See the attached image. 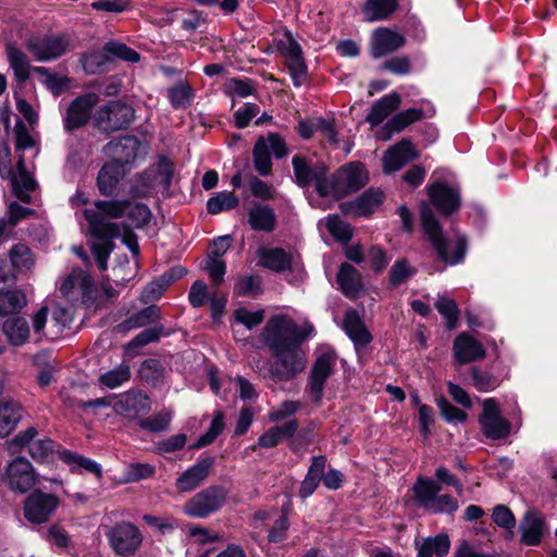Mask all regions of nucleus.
<instances>
[{
    "label": "nucleus",
    "mask_w": 557,
    "mask_h": 557,
    "mask_svg": "<svg viewBox=\"0 0 557 557\" xmlns=\"http://www.w3.org/2000/svg\"><path fill=\"white\" fill-rule=\"evenodd\" d=\"M225 92L230 96H237L245 98L255 92V86L251 79L248 78H228L224 84Z\"/></svg>",
    "instance_id": "nucleus-59"
},
{
    "label": "nucleus",
    "mask_w": 557,
    "mask_h": 557,
    "mask_svg": "<svg viewBox=\"0 0 557 557\" xmlns=\"http://www.w3.org/2000/svg\"><path fill=\"white\" fill-rule=\"evenodd\" d=\"M226 496L227 491L223 486H209L189 498L183 507V512L191 518H206L223 506Z\"/></svg>",
    "instance_id": "nucleus-7"
},
{
    "label": "nucleus",
    "mask_w": 557,
    "mask_h": 557,
    "mask_svg": "<svg viewBox=\"0 0 557 557\" xmlns=\"http://www.w3.org/2000/svg\"><path fill=\"white\" fill-rule=\"evenodd\" d=\"M2 331L8 341L14 346L25 344L29 337V327L25 319L11 318L3 322Z\"/></svg>",
    "instance_id": "nucleus-41"
},
{
    "label": "nucleus",
    "mask_w": 557,
    "mask_h": 557,
    "mask_svg": "<svg viewBox=\"0 0 557 557\" xmlns=\"http://www.w3.org/2000/svg\"><path fill=\"white\" fill-rule=\"evenodd\" d=\"M129 200H98L92 207L84 210L90 234L99 239L122 238L133 255L139 253L137 237L126 225L112 222L125 216Z\"/></svg>",
    "instance_id": "nucleus-1"
},
{
    "label": "nucleus",
    "mask_w": 557,
    "mask_h": 557,
    "mask_svg": "<svg viewBox=\"0 0 557 557\" xmlns=\"http://www.w3.org/2000/svg\"><path fill=\"white\" fill-rule=\"evenodd\" d=\"M337 283L343 294L351 299L357 298L363 283L359 271L349 263H343L337 273Z\"/></svg>",
    "instance_id": "nucleus-30"
},
{
    "label": "nucleus",
    "mask_w": 557,
    "mask_h": 557,
    "mask_svg": "<svg viewBox=\"0 0 557 557\" xmlns=\"http://www.w3.org/2000/svg\"><path fill=\"white\" fill-rule=\"evenodd\" d=\"M12 187L15 196L23 202H30L29 193L35 190L36 182L33 176L26 171L24 160L20 159L17 162V174L12 180Z\"/></svg>",
    "instance_id": "nucleus-37"
},
{
    "label": "nucleus",
    "mask_w": 557,
    "mask_h": 557,
    "mask_svg": "<svg viewBox=\"0 0 557 557\" xmlns=\"http://www.w3.org/2000/svg\"><path fill=\"white\" fill-rule=\"evenodd\" d=\"M213 465V457H206L197 461L176 479L175 485L177 491L187 493L197 488L209 476Z\"/></svg>",
    "instance_id": "nucleus-21"
},
{
    "label": "nucleus",
    "mask_w": 557,
    "mask_h": 557,
    "mask_svg": "<svg viewBox=\"0 0 557 557\" xmlns=\"http://www.w3.org/2000/svg\"><path fill=\"white\" fill-rule=\"evenodd\" d=\"M326 228L334 238L341 242H348L352 236L350 225L337 215H331L326 219Z\"/></svg>",
    "instance_id": "nucleus-64"
},
{
    "label": "nucleus",
    "mask_w": 557,
    "mask_h": 557,
    "mask_svg": "<svg viewBox=\"0 0 557 557\" xmlns=\"http://www.w3.org/2000/svg\"><path fill=\"white\" fill-rule=\"evenodd\" d=\"M157 319H159V309L154 306H150L128 318L125 322L120 324V327L125 331H129L146 326L154 322Z\"/></svg>",
    "instance_id": "nucleus-54"
},
{
    "label": "nucleus",
    "mask_w": 557,
    "mask_h": 557,
    "mask_svg": "<svg viewBox=\"0 0 557 557\" xmlns=\"http://www.w3.org/2000/svg\"><path fill=\"white\" fill-rule=\"evenodd\" d=\"M421 222L441 261L448 265H456L463 261L467 252L466 238L463 236H458L456 239L445 238L440 223L428 206H423L421 209Z\"/></svg>",
    "instance_id": "nucleus-2"
},
{
    "label": "nucleus",
    "mask_w": 557,
    "mask_h": 557,
    "mask_svg": "<svg viewBox=\"0 0 557 557\" xmlns=\"http://www.w3.org/2000/svg\"><path fill=\"white\" fill-rule=\"evenodd\" d=\"M399 5V0H367L362 12L368 22L387 20Z\"/></svg>",
    "instance_id": "nucleus-36"
},
{
    "label": "nucleus",
    "mask_w": 557,
    "mask_h": 557,
    "mask_svg": "<svg viewBox=\"0 0 557 557\" xmlns=\"http://www.w3.org/2000/svg\"><path fill=\"white\" fill-rule=\"evenodd\" d=\"M91 290V277L82 269H73L60 285L61 294L73 302L90 299Z\"/></svg>",
    "instance_id": "nucleus-17"
},
{
    "label": "nucleus",
    "mask_w": 557,
    "mask_h": 557,
    "mask_svg": "<svg viewBox=\"0 0 557 557\" xmlns=\"http://www.w3.org/2000/svg\"><path fill=\"white\" fill-rule=\"evenodd\" d=\"M325 467L326 458L324 456H315L312 458L311 465L299 488V496L301 498H307L314 493L321 482Z\"/></svg>",
    "instance_id": "nucleus-33"
},
{
    "label": "nucleus",
    "mask_w": 557,
    "mask_h": 557,
    "mask_svg": "<svg viewBox=\"0 0 557 557\" xmlns=\"http://www.w3.org/2000/svg\"><path fill=\"white\" fill-rule=\"evenodd\" d=\"M432 203L445 215L451 214L460 206L459 193L445 184H434L429 189Z\"/></svg>",
    "instance_id": "nucleus-25"
},
{
    "label": "nucleus",
    "mask_w": 557,
    "mask_h": 557,
    "mask_svg": "<svg viewBox=\"0 0 557 557\" xmlns=\"http://www.w3.org/2000/svg\"><path fill=\"white\" fill-rule=\"evenodd\" d=\"M416 273V269L406 259L397 260L389 270V283L398 286Z\"/></svg>",
    "instance_id": "nucleus-62"
},
{
    "label": "nucleus",
    "mask_w": 557,
    "mask_h": 557,
    "mask_svg": "<svg viewBox=\"0 0 557 557\" xmlns=\"http://www.w3.org/2000/svg\"><path fill=\"white\" fill-rule=\"evenodd\" d=\"M113 408L117 414L135 419L149 412L151 401L149 397L141 392L128 391L119 397Z\"/></svg>",
    "instance_id": "nucleus-20"
},
{
    "label": "nucleus",
    "mask_w": 557,
    "mask_h": 557,
    "mask_svg": "<svg viewBox=\"0 0 557 557\" xmlns=\"http://www.w3.org/2000/svg\"><path fill=\"white\" fill-rule=\"evenodd\" d=\"M138 148L139 143L136 138L125 136L110 141L103 151L111 159L110 163H119L125 168L136 159Z\"/></svg>",
    "instance_id": "nucleus-22"
},
{
    "label": "nucleus",
    "mask_w": 557,
    "mask_h": 557,
    "mask_svg": "<svg viewBox=\"0 0 557 557\" xmlns=\"http://www.w3.org/2000/svg\"><path fill=\"white\" fill-rule=\"evenodd\" d=\"M285 65L288 69L294 85L299 87L307 82L308 72L302 52L285 58Z\"/></svg>",
    "instance_id": "nucleus-53"
},
{
    "label": "nucleus",
    "mask_w": 557,
    "mask_h": 557,
    "mask_svg": "<svg viewBox=\"0 0 557 557\" xmlns=\"http://www.w3.org/2000/svg\"><path fill=\"white\" fill-rule=\"evenodd\" d=\"M298 429L297 420L293 419L283 425H276L269 429L258 438V445L264 448L276 446L282 438L292 437Z\"/></svg>",
    "instance_id": "nucleus-38"
},
{
    "label": "nucleus",
    "mask_w": 557,
    "mask_h": 557,
    "mask_svg": "<svg viewBox=\"0 0 557 557\" xmlns=\"http://www.w3.org/2000/svg\"><path fill=\"white\" fill-rule=\"evenodd\" d=\"M471 376L473 381V386L479 392L494 391L496 387L500 385L502 382L496 375L490 372L480 371L476 368L471 369Z\"/></svg>",
    "instance_id": "nucleus-60"
},
{
    "label": "nucleus",
    "mask_w": 557,
    "mask_h": 557,
    "mask_svg": "<svg viewBox=\"0 0 557 557\" xmlns=\"http://www.w3.org/2000/svg\"><path fill=\"white\" fill-rule=\"evenodd\" d=\"M260 264L275 272H282L290 267L292 256L282 248L261 249Z\"/></svg>",
    "instance_id": "nucleus-39"
},
{
    "label": "nucleus",
    "mask_w": 557,
    "mask_h": 557,
    "mask_svg": "<svg viewBox=\"0 0 557 557\" xmlns=\"http://www.w3.org/2000/svg\"><path fill=\"white\" fill-rule=\"evenodd\" d=\"M147 172L151 173V181L153 182L154 188L168 190L172 183L174 164L169 159L161 157L158 163Z\"/></svg>",
    "instance_id": "nucleus-43"
},
{
    "label": "nucleus",
    "mask_w": 557,
    "mask_h": 557,
    "mask_svg": "<svg viewBox=\"0 0 557 557\" xmlns=\"http://www.w3.org/2000/svg\"><path fill=\"white\" fill-rule=\"evenodd\" d=\"M2 481L13 492L24 494L37 482L32 463L24 457H16L4 468Z\"/></svg>",
    "instance_id": "nucleus-10"
},
{
    "label": "nucleus",
    "mask_w": 557,
    "mask_h": 557,
    "mask_svg": "<svg viewBox=\"0 0 557 557\" xmlns=\"http://www.w3.org/2000/svg\"><path fill=\"white\" fill-rule=\"evenodd\" d=\"M368 182V173L362 163L351 162L341 168L327 180L325 198L338 200L362 188Z\"/></svg>",
    "instance_id": "nucleus-4"
},
{
    "label": "nucleus",
    "mask_w": 557,
    "mask_h": 557,
    "mask_svg": "<svg viewBox=\"0 0 557 557\" xmlns=\"http://www.w3.org/2000/svg\"><path fill=\"white\" fill-rule=\"evenodd\" d=\"M98 102V96L94 92L85 94L74 99L67 108L64 127L74 131L84 126L90 117L94 106Z\"/></svg>",
    "instance_id": "nucleus-18"
},
{
    "label": "nucleus",
    "mask_w": 557,
    "mask_h": 557,
    "mask_svg": "<svg viewBox=\"0 0 557 557\" xmlns=\"http://www.w3.org/2000/svg\"><path fill=\"white\" fill-rule=\"evenodd\" d=\"M405 44L406 39L401 34L387 27H380L372 34L370 52L374 59H379L397 51Z\"/></svg>",
    "instance_id": "nucleus-19"
},
{
    "label": "nucleus",
    "mask_w": 557,
    "mask_h": 557,
    "mask_svg": "<svg viewBox=\"0 0 557 557\" xmlns=\"http://www.w3.org/2000/svg\"><path fill=\"white\" fill-rule=\"evenodd\" d=\"M8 280L9 275L0 272V315L2 317L18 312L27 304L26 296L22 290L4 289Z\"/></svg>",
    "instance_id": "nucleus-29"
},
{
    "label": "nucleus",
    "mask_w": 557,
    "mask_h": 557,
    "mask_svg": "<svg viewBox=\"0 0 557 557\" xmlns=\"http://www.w3.org/2000/svg\"><path fill=\"white\" fill-rule=\"evenodd\" d=\"M453 351L459 364L470 363L485 357L483 345L468 333H460L456 336Z\"/></svg>",
    "instance_id": "nucleus-23"
},
{
    "label": "nucleus",
    "mask_w": 557,
    "mask_h": 557,
    "mask_svg": "<svg viewBox=\"0 0 557 557\" xmlns=\"http://www.w3.org/2000/svg\"><path fill=\"white\" fill-rule=\"evenodd\" d=\"M7 59L16 81L25 83L30 76V64L25 52L13 45L7 47Z\"/></svg>",
    "instance_id": "nucleus-35"
},
{
    "label": "nucleus",
    "mask_w": 557,
    "mask_h": 557,
    "mask_svg": "<svg viewBox=\"0 0 557 557\" xmlns=\"http://www.w3.org/2000/svg\"><path fill=\"white\" fill-rule=\"evenodd\" d=\"M126 176V169L119 163L107 162L97 176V187L102 196L112 197L119 194L120 182Z\"/></svg>",
    "instance_id": "nucleus-24"
},
{
    "label": "nucleus",
    "mask_w": 557,
    "mask_h": 557,
    "mask_svg": "<svg viewBox=\"0 0 557 557\" xmlns=\"http://www.w3.org/2000/svg\"><path fill=\"white\" fill-rule=\"evenodd\" d=\"M343 326L356 346H364L372 339L370 332L366 329L356 310H348L345 313Z\"/></svg>",
    "instance_id": "nucleus-32"
},
{
    "label": "nucleus",
    "mask_w": 557,
    "mask_h": 557,
    "mask_svg": "<svg viewBox=\"0 0 557 557\" xmlns=\"http://www.w3.org/2000/svg\"><path fill=\"white\" fill-rule=\"evenodd\" d=\"M11 264L16 272H27L34 264V256L30 249L24 244L14 245L9 253Z\"/></svg>",
    "instance_id": "nucleus-46"
},
{
    "label": "nucleus",
    "mask_w": 557,
    "mask_h": 557,
    "mask_svg": "<svg viewBox=\"0 0 557 557\" xmlns=\"http://www.w3.org/2000/svg\"><path fill=\"white\" fill-rule=\"evenodd\" d=\"M103 51L127 62H138L140 59L139 53L119 41H109L104 45Z\"/></svg>",
    "instance_id": "nucleus-61"
},
{
    "label": "nucleus",
    "mask_w": 557,
    "mask_h": 557,
    "mask_svg": "<svg viewBox=\"0 0 557 557\" xmlns=\"http://www.w3.org/2000/svg\"><path fill=\"white\" fill-rule=\"evenodd\" d=\"M127 216V220L129 222L128 227H144L148 224V222L151 219V211L150 209L141 203H133L129 201V207L127 208V211L125 213Z\"/></svg>",
    "instance_id": "nucleus-57"
},
{
    "label": "nucleus",
    "mask_w": 557,
    "mask_h": 557,
    "mask_svg": "<svg viewBox=\"0 0 557 557\" xmlns=\"http://www.w3.org/2000/svg\"><path fill=\"white\" fill-rule=\"evenodd\" d=\"M134 117L131 106L121 101H110L101 106L95 114V125L104 133L126 128Z\"/></svg>",
    "instance_id": "nucleus-8"
},
{
    "label": "nucleus",
    "mask_w": 557,
    "mask_h": 557,
    "mask_svg": "<svg viewBox=\"0 0 557 557\" xmlns=\"http://www.w3.org/2000/svg\"><path fill=\"white\" fill-rule=\"evenodd\" d=\"M441 490L442 486L437 482L426 479H419L413 485L416 498L425 509L430 506L435 495L438 494Z\"/></svg>",
    "instance_id": "nucleus-48"
},
{
    "label": "nucleus",
    "mask_w": 557,
    "mask_h": 557,
    "mask_svg": "<svg viewBox=\"0 0 557 557\" xmlns=\"http://www.w3.org/2000/svg\"><path fill=\"white\" fill-rule=\"evenodd\" d=\"M450 547V542L447 535L441 534L435 537L425 539L418 546V557H445Z\"/></svg>",
    "instance_id": "nucleus-44"
},
{
    "label": "nucleus",
    "mask_w": 557,
    "mask_h": 557,
    "mask_svg": "<svg viewBox=\"0 0 557 557\" xmlns=\"http://www.w3.org/2000/svg\"><path fill=\"white\" fill-rule=\"evenodd\" d=\"M23 417V407L12 399L0 401V437L8 436Z\"/></svg>",
    "instance_id": "nucleus-31"
},
{
    "label": "nucleus",
    "mask_w": 557,
    "mask_h": 557,
    "mask_svg": "<svg viewBox=\"0 0 557 557\" xmlns=\"http://www.w3.org/2000/svg\"><path fill=\"white\" fill-rule=\"evenodd\" d=\"M33 71L38 74L41 83L55 96H59L69 86L70 81L67 77L58 76L47 67L36 66Z\"/></svg>",
    "instance_id": "nucleus-52"
},
{
    "label": "nucleus",
    "mask_w": 557,
    "mask_h": 557,
    "mask_svg": "<svg viewBox=\"0 0 557 557\" xmlns=\"http://www.w3.org/2000/svg\"><path fill=\"white\" fill-rule=\"evenodd\" d=\"M435 308L438 313L446 320L447 329H455L459 318V310L456 301L448 297L440 296L435 302Z\"/></svg>",
    "instance_id": "nucleus-56"
},
{
    "label": "nucleus",
    "mask_w": 557,
    "mask_h": 557,
    "mask_svg": "<svg viewBox=\"0 0 557 557\" xmlns=\"http://www.w3.org/2000/svg\"><path fill=\"white\" fill-rule=\"evenodd\" d=\"M483 411L479 416V422L483 434L491 440H502L509 435L510 422L500 414L499 404L495 398L484 399Z\"/></svg>",
    "instance_id": "nucleus-11"
},
{
    "label": "nucleus",
    "mask_w": 557,
    "mask_h": 557,
    "mask_svg": "<svg viewBox=\"0 0 557 557\" xmlns=\"http://www.w3.org/2000/svg\"><path fill=\"white\" fill-rule=\"evenodd\" d=\"M224 429V414L222 411H215L211 421L209 430L202 434L197 443L193 446L194 448H201L214 442L218 435Z\"/></svg>",
    "instance_id": "nucleus-58"
},
{
    "label": "nucleus",
    "mask_w": 557,
    "mask_h": 557,
    "mask_svg": "<svg viewBox=\"0 0 557 557\" xmlns=\"http://www.w3.org/2000/svg\"><path fill=\"white\" fill-rule=\"evenodd\" d=\"M129 379L131 368L127 363L122 362L115 369H112L101 374L99 376V382L101 385L113 389L128 382Z\"/></svg>",
    "instance_id": "nucleus-49"
},
{
    "label": "nucleus",
    "mask_w": 557,
    "mask_h": 557,
    "mask_svg": "<svg viewBox=\"0 0 557 557\" xmlns=\"http://www.w3.org/2000/svg\"><path fill=\"white\" fill-rule=\"evenodd\" d=\"M381 69L387 71L397 76L409 75L412 70L411 60L407 55H397L391 59H387L382 65Z\"/></svg>",
    "instance_id": "nucleus-63"
},
{
    "label": "nucleus",
    "mask_w": 557,
    "mask_h": 557,
    "mask_svg": "<svg viewBox=\"0 0 557 557\" xmlns=\"http://www.w3.org/2000/svg\"><path fill=\"white\" fill-rule=\"evenodd\" d=\"M107 537L113 550L120 556L134 554L141 543V535L138 529L128 522L115 524Z\"/></svg>",
    "instance_id": "nucleus-13"
},
{
    "label": "nucleus",
    "mask_w": 557,
    "mask_h": 557,
    "mask_svg": "<svg viewBox=\"0 0 557 557\" xmlns=\"http://www.w3.org/2000/svg\"><path fill=\"white\" fill-rule=\"evenodd\" d=\"M413 147L409 140H401L391 147L383 157L385 173L398 171L404 164L416 158Z\"/></svg>",
    "instance_id": "nucleus-27"
},
{
    "label": "nucleus",
    "mask_w": 557,
    "mask_h": 557,
    "mask_svg": "<svg viewBox=\"0 0 557 557\" xmlns=\"http://www.w3.org/2000/svg\"><path fill=\"white\" fill-rule=\"evenodd\" d=\"M400 104L401 97L397 92L393 91L387 94L372 104L366 121L371 126H377L393 112H395L400 107Z\"/></svg>",
    "instance_id": "nucleus-28"
},
{
    "label": "nucleus",
    "mask_w": 557,
    "mask_h": 557,
    "mask_svg": "<svg viewBox=\"0 0 557 557\" xmlns=\"http://www.w3.org/2000/svg\"><path fill=\"white\" fill-rule=\"evenodd\" d=\"M274 361L270 374L275 381H290L306 369V356L300 345L272 350Z\"/></svg>",
    "instance_id": "nucleus-5"
},
{
    "label": "nucleus",
    "mask_w": 557,
    "mask_h": 557,
    "mask_svg": "<svg viewBox=\"0 0 557 557\" xmlns=\"http://www.w3.org/2000/svg\"><path fill=\"white\" fill-rule=\"evenodd\" d=\"M59 506V499L52 494L35 491L24 502V517L36 524L47 522Z\"/></svg>",
    "instance_id": "nucleus-12"
},
{
    "label": "nucleus",
    "mask_w": 557,
    "mask_h": 557,
    "mask_svg": "<svg viewBox=\"0 0 557 557\" xmlns=\"http://www.w3.org/2000/svg\"><path fill=\"white\" fill-rule=\"evenodd\" d=\"M26 47L36 60L45 62L64 54L70 47V41L64 35H50L32 38Z\"/></svg>",
    "instance_id": "nucleus-14"
},
{
    "label": "nucleus",
    "mask_w": 557,
    "mask_h": 557,
    "mask_svg": "<svg viewBox=\"0 0 557 557\" xmlns=\"http://www.w3.org/2000/svg\"><path fill=\"white\" fill-rule=\"evenodd\" d=\"M313 332L311 324L299 327L287 315H275L269 319L263 329L262 337L272 350L300 345Z\"/></svg>",
    "instance_id": "nucleus-3"
},
{
    "label": "nucleus",
    "mask_w": 557,
    "mask_h": 557,
    "mask_svg": "<svg viewBox=\"0 0 557 557\" xmlns=\"http://www.w3.org/2000/svg\"><path fill=\"white\" fill-rule=\"evenodd\" d=\"M162 327H150L137 334L126 346V354L135 356L138 349L153 342L159 341Z\"/></svg>",
    "instance_id": "nucleus-55"
},
{
    "label": "nucleus",
    "mask_w": 557,
    "mask_h": 557,
    "mask_svg": "<svg viewBox=\"0 0 557 557\" xmlns=\"http://www.w3.org/2000/svg\"><path fill=\"white\" fill-rule=\"evenodd\" d=\"M521 541L525 545H536L543 535V521L535 512H528L521 524Z\"/></svg>",
    "instance_id": "nucleus-45"
},
{
    "label": "nucleus",
    "mask_w": 557,
    "mask_h": 557,
    "mask_svg": "<svg viewBox=\"0 0 557 557\" xmlns=\"http://www.w3.org/2000/svg\"><path fill=\"white\" fill-rule=\"evenodd\" d=\"M335 364L334 351H325L317 357L309 377V394L314 403H320L322 399L324 384L333 373Z\"/></svg>",
    "instance_id": "nucleus-15"
},
{
    "label": "nucleus",
    "mask_w": 557,
    "mask_h": 557,
    "mask_svg": "<svg viewBox=\"0 0 557 557\" xmlns=\"http://www.w3.org/2000/svg\"><path fill=\"white\" fill-rule=\"evenodd\" d=\"M71 322L72 313L67 309L62 307L55 308L45 333V337L51 341L60 337L64 329L67 327Z\"/></svg>",
    "instance_id": "nucleus-47"
},
{
    "label": "nucleus",
    "mask_w": 557,
    "mask_h": 557,
    "mask_svg": "<svg viewBox=\"0 0 557 557\" xmlns=\"http://www.w3.org/2000/svg\"><path fill=\"white\" fill-rule=\"evenodd\" d=\"M435 114L434 107L429 101H421L420 108H410L394 114L384 125V129L388 133L384 139H389L391 134L400 133L411 124Z\"/></svg>",
    "instance_id": "nucleus-16"
},
{
    "label": "nucleus",
    "mask_w": 557,
    "mask_h": 557,
    "mask_svg": "<svg viewBox=\"0 0 557 557\" xmlns=\"http://www.w3.org/2000/svg\"><path fill=\"white\" fill-rule=\"evenodd\" d=\"M384 194L380 189L370 188L352 202L341 205L342 211L346 214L368 215L383 202Z\"/></svg>",
    "instance_id": "nucleus-26"
},
{
    "label": "nucleus",
    "mask_w": 557,
    "mask_h": 557,
    "mask_svg": "<svg viewBox=\"0 0 557 557\" xmlns=\"http://www.w3.org/2000/svg\"><path fill=\"white\" fill-rule=\"evenodd\" d=\"M37 435V429L29 426L8 443L9 449L12 453H17L26 447L32 458L36 461L46 462L52 460L53 456L60 453L55 450V444L47 437L36 438Z\"/></svg>",
    "instance_id": "nucleus-6"
},
{
    "label": "nucleus",
    "mask_w": 557,
    "mask_h": 557,
    "mask_svg": "<svg viewBox=\"0 0 557 557\" xmlns=\"http://www.w3.org/2000/svg\"><path fill=\"white\" fill-rule=\"evenodd\" d=\"M239 199L231 191H221L211 197L207 202V210L211 214H219L236 208Z\"/></svg>",
    "instance_id": "nucleus-50"
},
{
    "label": "nucleus",
    "mask_w": 557,
    "mask_h": 557,
    "mask_svg": "<svg viewBox=\"0 0 557 557\" xmlns=\"http://www.w3.org/2000/svg\"><path fill=\"white\" fill-rule=\"evenodd\" d=\"M195 97L191 86L184 81H180L168 89V98L175 110L187 109Z\"/></svg>",
    "instance_id": "nucleus-42"
},
{
    "label": "nucleus",
    "mask_w": 557,
    "mask_h": 557,
    "mask_svg": "<svg viewBox=\"0 0 557 557\" xmlns=\"http://www.w3.org/2000/svg\"><path fill=\"white\" fill-rule=\"evenodd\" d=\"M59 458L69 465L73 472H81L82 470H85L94 473L97 478H101L102 475L101 467L96 461L87 457L64 449L59 453Z\"/></svg>",
    "instance_id": "nucleus-40"
},
{
    "label": "nucleus",
    "mask_w": 557,
    "mask_h": 557,
    "mask_svg": "<svg viewBox=\"0 0 557 557\" xmlns=\"http://www.w3.org/2000/svg\"><path fill=\"white\" fill-rule=\"evenodd\" d=\"M253 164L259 174H270L272 169V161L268 143L263 137H260L253 147Z\"/></svg>",
    "instance_id": "nucleus-51"
},
{
    "label": "nucleus",
    "mask_w": 557,
    "mask_h": 557,
    "mask_svg": "<svg viewBox=\"0 0 557 557\" xmlns=\"http://www.w3.org/2000/svg\"><path fill=\"white\" fill-rule=\"evenodd\" d=\"M248 223L255 231L272 232L276 226V215L270 207L256 203L248 212Z\"/></svg>",
    "instance_id": "nucleus-34"
},
{
    "label": "nucleus",
    "mask_w": 557,
    "mask_h": 557,
    "mask_svg": "<svg viewBox=\"0 0 557 557\" xmlns=\"http://www.w3.org/2000/svg\"><path fill=\"white\" fill-rule=\"evenodd\" d=\"M292 163L296 183L302 187L309 186L313 183L319 196L325 198L329 180L327 168L323 163H310L307 159L300 156H295Z\"/></svg>",
    "instance_id": "nucleus-9"
}]
</instances>
